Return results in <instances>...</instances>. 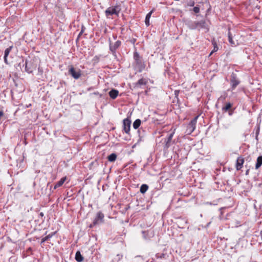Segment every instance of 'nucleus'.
I'll return each instance as SVG.
<instances>
[{
	"instance_id": "obj_1",
	"label": "nucleus",
	"mask_w": 262,
	"mask_h": 262,
	"mask_svg": "<svg viewBox=\"0 0 262 262\" xmlns=\"http://www.w3.org/2000/svg\"><path fill=\"white\" fill-rule=\"evenodd\" d=\"M121 8L118 6H112L108 8L105 11V15L107 18H110L111 16L115 15L118 16Z\"/></svg>"
},
{
	"instance_id": "obj_2",
	"label": "nucleus",
	"mask_w": 262,
	"mask_h": 262,
	"mask_svg": "<svg viewBox=\"0 0 262 262\" xmlns=\"http://www.w3.org/2000/svg\"><path fill=\"white\" fill-rule=\"evenodd\" d=\"M199 116L195 117L188 124L187 128V131L189 134L192 133L195 128V125L196 123L197 119Z\"/></svg>"
},
{
	"instance_id": "obj_3",
	"label": "nucleus",
	"mask_w": 262,
	"mask_h": 262,
	"mask_svg": "<svg viewBox=\"0 0 262 262\" xmlns=\"http://www.w3.org/2000/svg\"><path fill=\"white\" fill-rule=\"evenodd\" d=\"M69 73L75 79H78L81 76V72L80 70H76L73 67H71L69 69Z\"/></svg>"
},
{
	"instance_id": "obj_4",
	"label": "nucleus",
	"mask_w": 262,
	"mask_h": 262,
	"mask_svg": "<svg viewBox=\"0 0 262 262\" xmlns=\"http://www.w3.org/2000/svg\"><path fill=\"white\" fill-rule=\"evenodd\" d=\"M103 214L100 212H98L96 215V217L93 222L94 225H96L97 224L103 222Z\"/></svg>"
},
{
	"instance_id": "obj_5",
	"label": "nucleus",
	"mask_w": 262,
	"mask_h": 262,
	"mask_svg": "<svg viewBox=\"0 0 262 262\" xmlns=\"http://www.w3.org/2000/svg\"><path fill=\"white\" fill-rule=\"evenodd\" d=\"M130 121L129 119H125L123 120L124 130L127 134L130 130Z\"/></svg>"
},
{
	"instance_id": "obj_6",
	"label": "nucleus",
	"mask_w": 262,
	"mask_h": 262,
	"mask_svg": "<svg viewBox=\"0 0 262 262\" xmlns=\"http://www.w3.org/2000/svg\"><path fill=\"white\" fill-rule=\"evenodd\" d=\"M244 159L242 157H238L236 160V167L237 170H239L242 167L244 163Z\"/></svg>"
},
{
	"instance_id": "obj_7",
	"label": "nucleus",
	"mask_w": 262,
	"mask_h": 262,
	"mask_svg": "<svg viewBox=\"0 0 262 262\" xmlns=\"http://www.w3.org/2000/svg\"><path fill=\"white\" fill-rule=\"evenodd\" d=\"M121 45V42L119 40L116 41L114 44L110 43V49L112 51H115Z\"/></svg>"
},
{
	"instance_id": "obj_8",
	"label": "nucleus",
	"mask_w": 262,
	"mask_h": 262,
	"mask_svg": "<svg viewBox=\"0 0 262 262\" xmlns=\"http://www.w3.org/2000/svg\"><path fill=\"white\" fill-rule=\"evenodd\" d=\"M118 95V91L116 90H112L109 92V95L112 99H115Z\"/></svg>"
},
{
	"instance_id": "obj_9",
	"label": "nucleus",
	"mask_w": 262,
	"mask_h": 262,
	"mask_svg": "<svg viewBox=\"0 0 262 262\" xmlns=\"http://www.w3.org/2000/svg\"><path fill=\"white\" fill-rule=\"evenodd\" d=\"M12 48V46H10L9 48L6 49V50L5 51L4 60L6 63H7V58L10 51L11 50Z\"/></svg>"
},
{
	"instance_id": "obj_10",
	"label": "nucleus",
	"mask_w": 262,
	"mask_h": 262,
	"mask_svg": "<svg viewBox=\"0 0 262 262\" xmlns=\"http://www.w3.org/2000/svg\"><path fill=\"white\" fill-rule=\"evenodd\" d=\"M262 165V156H259L257 159L256 163L255 165V168L258 169Z\"/></svg>"
},
{
	"instance_id": "obj_11",
	"label": "nucleus",
	"mask_w": 262,
	"mask_h": 262,
	"mask_svg": "<svg viewBox=\"0 0 262 262\" xmlns=\"http://www.w3.org/2000/svg\"><path fill=\"white\" fill-rule=\"evenodd\" d=\"M66 180V177H63L62 179H61V180L58 182H57L54 186V189H56L57 188L61 186L65 182Z\"/></svg>"
},
{
	"instance_id": "obj_12",
	"label": "nucleus",
	"mask_w": 262,
	"mask_h": 262,
	"mask_svg": "<svg viewBox=\"0 0 262 262\" xmlns=\"http://www.w3.org/2000/svg\"><path fill=\"white\" fill-rule=\"evenodd\" d=\"M75 259L78 262H81L83 260V257L79 251L76 253Z\"/></svg>"
},
{
	"instance_id": "obj_13",
	"label": "nucleus",
	"mask_w": 262,
	"mask_h": 262,
	"mask_svg": "<svg viewBox=\"0 0 262 262\" xmlns=\"http://www.w3.org/2000/svg\"><path fill=\"white\" fill-rule=\"evenodd\" d=\"M152 13V11H151L146 16L145 23L147 26H148L149 25V19L150 18Z\"/></svg>"
},
{
	"instance_id": "obj_14",
	"label": "nucleus",
	"mask_w": 262,
	"mask_h": 262,
	"mask_svg": "<svg viewBox=\"0 0 262 262\" xmlns=\"http://www.w3.org/2000/svg\"><path fill=\"white\" fill-rule=\"evenodd\" d=\"M148 186L146 184H143L140 187V192L142 193H144L147 190Z\"/></svg>"
},
{
	"instance_id": "obj_15",
	"label": "nucleus",
	"mask_w": 262,
	"mask_h": 262,
	"mask_svg": "<svg viewBox=\"0 0 262 262\" xmlns=\"http://www.w3.org/2000/svg\"><path fill=\"white\" fill-rule=\"evenodd\" d=\"M117 158V155L115 154H112L108 157V160L110 162H114Z\"/></svg>"
},
{
	"instance_id": "obj_16",
	"label": "nucleus",
	"mask_w": 262,
	"mask_h": 262,
	"mask_svg": "<svg viewBox=\"0 0 262 262\" xmlns=\"http://www.w3.org/2000/svg\"><path fill=\"white\" fill-rule=\"evenodd\" d=\"M141 124V120L140 119L136 120L133 123V127L135 129H137Z\"/></svg>"
},
{
	"instance_id": "obj_17",
	"label": "nucleus",
	"mask_w": 262,
	"mask_h": 262,
	"mask_svg": "<svg viewBox=\"0 0 262 262\" xmlns=\"http://www.w3.org/2000/svg\"><path fill=\"white\" fill-rule=\"evenodd\" d=\"M228 39H229V42L230 43V44L233 46H236L238 43L237 42H234L233 41V40L232 39V38L231 36V34L230 33H229L228 34Z\"/></svg>"
},
{
	"instance_id": "obj_18",
	"label": "nucleus",
	"mask_w": 262,
	"mask_h": 262,
	"mask_svg": "<svg viewBox=\"0 0 262 262\" xmlns=\"http://www.w3.org/2000/svg\"><path fill=\"white\" fill-rule=\"evenodd\" d=\"M213 43V50L211 51V52L210 53V56L213 53V52H215L216 51H217L218 50V47L217 46V45L216 43L214 41H213L212 42Z\"/></svg>"
},
{
	"instance_id": "obj_19",
	"label": "nucleus",
	"mask_w": 262,
	"mask_h": 262,
	"mask_svg": "<svg viewBox=\"0 0 262 262\" xmlns=\"http://www.w3.org/2000/svg\"><path fill=\"white\" fill-rule=\"evenodd\" d=\"M231 106L232 105L230 103H228L226 104L225 106L223 108V110L227 111L231 107Z\"/></svg>"
},
{
	"instance_id": "obj_20",
	"label": "nucleus",
	"mask_w": 262,
	"mask_h": 262,
	"mask_svg": "<svg viewBox=\"0 0 262 262\" xmlns=\"http://www.w3.org/2000/svg\"><path fill=\"white\" fill-rule=\"evenodd\" d=\"M232 86L233 88H235L238 84V82L235 79H232L231 81Z\"/></svg>"
},
{
	"instance_id": "obj_21",
	"label": "nucleus",
	"mask_w": 262,
	"mask_h": 262,
	"mask_svg": "<svg viewBox=\"0 0 262 262\" xmlns=\"http://www.w3.org/2000/svg\"><path fill=\"white\" fill-rule=\"evenodd\" d=\"M50 237H51V236H50V235L46 236V237L42 238L41 243H44L45 241L48 240Z\"/></svg>"
},
{
	"instance_id": "obj_22",
	"label": "nucleus",
	"mask_w": 262,
	"mask_h": 262,
	"mask_svg": "<svg viewBox=\"0 0 262 262\" xmlns=\"http://www.w3.org/2000/svg\"><path fill=\"white\" fill-rule=\"evenodd\" d=\"M138 84L139 85L145 84V82L143 79H140L138 82Z\"/></svg>"
},
{
	"instance_id": "obj_23",
	"label": "nucleus",
	"mask_w": 262,
	"mask_h": 262,
	"mask_svg": "<svg viewBox=\"0 0 262 262\" xmlns=\"http://www.w3.org/2000/svg\"><path fill=\"white\" fill-rule=\"evenodd\" d=\"M193 11L195 13H198L200 11V8L198 7H195L193 8Z\"/></svg>"
},
{
	"instance_id": "obj_24",
	"label": "nucleus",
	"mask_w": 262,
	"mask_h": 262,
	"mask_svg": "<svg viewBox=\"0 0 262 262\" xmlns=\"http://www.w3.org/2000/svg\"><path fill=\"white\" fill-rule=\"evenodd\" d=\"M28 63L26 61V71L29 72V73H31L32 72V70H29L28 69Z\"/></svg>"
},
{
	"instance_id": "obj_25",
	"label": "nucleus",
	"mask_w": 262,
	"mask_h": 262,
	"mask_svg": "<svg viewBox=\"0 0 262 262\" xmlns=\"http://www.w3.org/2000/svg\"><path fill=\"white\" fill-rule=\"evenodd\" d=\"M134 57H135V59H136V60L137 61V62H138V58H139V55H138V54L136 53H135V55H134Z\"/></svg>"
},
{
	"instance_id": "obj_26",
	"label": "nucleus",
	"mask_w": 262,
	"mask_h": 262,
	"mask_svg": "<svg viewBox=\"0 0 262 262\" xmlns=\"http://www.w3.org/2000/svg\"><path fill=\"white\" fill-rule=\"evenodd\" d=\"M173 134H171L168 138V140L170 141L172 138Z\"/></svg>"
},
{
	"instance_id": "obj_27",
	"label": "nucleus",
	"mask_w": 262,
	"mask_h": 262,
	"mask_svg": "<svg viewBox=\"0 0 262 262\" xmlns=\"http://www.w3.org/2000/svg\"><path fill=\"white\" fill-rule=\"evenodd\" d=\"M3 115V112L1 111L0 112V117H1Z\"/></svg>"
},
{
	"instance_id": "obj_28",
	"label": "nucleus",
	"mask_w": 262,
	"mask_h": 262,
	"mask_svg": "<svg viewBox=\"0 0 262 262\" xmlns=\"http://www.w3.org/2000/svg\"><path fill=\"white\" fill-rule=\"evenodd\" d=\"M194 4V3L193 2H192L190 4V6H193Z\"/></svg>"
},
{
	"instance_id": "obj_29",
	"label": "nucleus",
	"mask_w": 262,
	"mask_h": 262,
	"mask_svg": "<svg viewBox=\"0 0 262 262\" xmlns=\"http://www.w3.org/2000/svg\"><path fill=\"white\" fill-rule=\"evenodd\" d=\"M200 24H204V22H203V21L201 22Z\"/></svg>"
}]
</instances>
